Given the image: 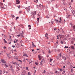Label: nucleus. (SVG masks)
<instances>
[{
	"label": "nucleus",
	"mask_w": 75,
	"mask_h": 75,
	"mask_svg": "<svg viewBox=\"0 0 75 75\" xmlns=\"http://www.w3.org/2000/svg\"><path fill=\"white\" fill-rule=\"evenodd\" d=\"M35 64L36 65H38V63H37V62H35Z\"/></svg>",
	"instance_id": "nucleus-32"
},
{
	"label": "nucleus",
	"mask_w": 75,
	"mask_h": 75,
	"mask_svg": "<svg viewBox=\"0 0 75 75\" xmlns=\"http://www.w3.org/2000/svg\"><path fill=\"white\" fill-rule=\"evenodd\" d=\"M4 65H5V67H8V65H6V64H4Z\"/></svg>",
	"instance_id": "nucleus-17"
},
{
	"label": "nucleus",
	"mask_w": 75,
	"mask_h": 75,
	"mask_svg": "<svg viewBox=\"0 0 75 75\" xmlns=\"http://www.w3.org/2000/svg\"><path fill=\"white\" fill-rule=\"evenodd\" d=\"M60 56V57H61V54H59Z\"/></svg>",
	"instance_id": "nucleus-58"
},
{
	"label": "nucleus",
	"mask_w": 75,
	"mask_h": 75,
	"mask_svg": "<svg viewBox=\"0 0 75 75\" xmlns=\"http://www.w3.org/2000/svg\"><path fill=\"white\" fill-rule=\"evenodd\" d=\"M50 62H51L52 61V59H50Z\"/></svg>",
	"instance_id": "nucleus-45"
},
{
	"label": "nucleus",
	"mask_w": 75,
	"mask_h": 75,
	"mask_svg": "<svg viewBox=\"0 0 75 75\" xmlns=\"http://www.w3.org/2000/svg\"><path fill=\"white\" fill-rule=\"evenodd\" d=\"M1 62L2 63H6V61L4 60H1Z\"/></svg>",
	"instance_id": "nucleus-4"
},
{
	"label": "nucleus",
	"mask_w": 75,
	"mask_h": 75,
	"mask_svg": "<svg viewBox=\"0 0 75 75\" xmlns=\"http://www.w3.org/2000/svg\"><path fill=\"white\" fill-rule=\"evenodd\" d=\"M71 72H73V70H72V69H71Z\"/></svg>",
	"instance_id": "nucleus-46"
},
{
	"label": "nucleus",
	"mask_w": 75,
	"mask_h": 75,
	"mask_svg": "<svg viewBox=\"0 0 75 75\" xmlns=\"http://www.w3.org/2000/svg\"><path fill=\"white\" fill-rule=\"evenodd\" d=\"M52 24H53V23H54V22L52 21Z\"/></svg>",
	"instance_id": "nucleus-61"
},
{
	"label": "nucleus",
	"mask_w": 75,
	"mask_h": 75,
	"mask_svg": "<svg viewBox=\"0 0 75 75\" xmlns=\"http://www.w3.org/2000/svg\"><path fill=\"white\" fill-rule=\"evenodd\" d=\"M73 29H75V25H74L73 26Z\"/></svg>",
	"instance_id": "nucleus-21"
},
{
	"label": "nucleus",
	"mask_w": 75,
	"mask_h": 75,
	"mask_svg": "<svg viewBox=\"0 0 75 75\" xmlns=\"http://www.w3.org/2000/svg\"><path fill=\"white\" fill-rule=\"evenodd\" d=\"M55 73H57L58 71H55Z\"/></svg>",
	"instance_id": "nucleus-48"
},
{
	"label": "nucleus",
	"mask_w": 75,
	"mask_h": 75,
	"mask_svg": "<svg viewBox=\"0 0 75 75\" xmlns=\"http://www.w3.org/2000/svg\"><path fill=\"white\" fill-rule=\"evenodd\" d=\"M71 49H74V46H71Z\"/></svg>",
	"instance_id": "nucleus-10"
},
{
	"label": "nucleus",
	"mask_w": 75,
	"mask_h": 75,
	"mask_svg": "<svg viewBox=\"0 0 75 75\" xmlns=\"http://www.w3.org/2000/svg\"><path fill=\"white\" fill-rule=\"evenodd\" d=\"M15 46L14 45H13V46H12V47H13V48H15Z\"/></svg>",
	"instance_id": "nucleus-30"
},
{
	"label": "nucleus",
	"mask_w": 75,
	"mask_h": 75,
	"mask_svg": "<svg viewBox=\"0 0 75 75\" xmlns=\"http://www.w3.org/2000/svg\"><path fill=\"white\" fill-rule=\"evenodd\" d=\"M1 8H4V9H5V8H4V6H3V7H1Z\"/></svg>",
	"instance_id": "nucleus-33"
},
{
	"label": "nucleus",
	"mask_w": 75,
	"mask_h": 75,
	"mask_svg": "<svg viewBox=\"0 0 75 75\" xmlns=\"http://www.w3.org/2000/svg\"><path fill=\"white\" fill-rule=\"evenodd\" d=\"M37 20H39V18H37Z\"/></svg>",
	"instance_id": "nucleus-62"
},
{
	"label": "nucleus",
	"mask_w": 75,
	"mask_h": 75,
	"mask_svg": "<svg viewBox=\"0 0 75 75\" xmlns=\"http://www.w3.org/2000/svg\"><path fill=\"white\" fill-rule=\"evenodd\" d=\"M44 59H42L41 62H44Z\"/></svg>",
	"instance_id": "nucleus-16"
},
{
	"label": "nucleus",
	"mask_w": 75,
	"mask_h": 75,
	"mask_svg": "<svg viewBox=\"0 0 75 75\" xmlns=\"http://www.w3.org/2000/svg\"><path fill=\"white\" fill-rule=\"evenodd\" d=\"M11 24L12 25H13V24H14V23L13 22H12V23H11Z\"/></svg>",
	"instance_id": "nucleus-43"
},
{
	"label": "nucleus",
	"mask_w": 75,
	"mask_h": 75,
	"mask_svg": "<svg viewBox=\"0 0 75 75\" xmlns=\"http://www.w3.org/2000/svg\"><path fill=\"white\" fill-rule=\"evenodd\" d=\"M15 40H16V42H17V41H18V40L15 39Z\"/></svg>",
	"instance_id": "nucleus-49"
},
{
	"label": "nucleus",
	"mask_w": 75,
	"mask_h": 75,
	"mask_svg": "<svg viewBox=\"0 0 75 75\" xmlns=\"http://www.w3.org/2000/svg\"><path fill=\"white\" fill-rule=\"evenodd\" d=\"M28 27H29V30H30L31 29V26L30 25H28Z\"/></svg>",
	"instance_id": "nucleus-5"
},
{
	"label": "nucleus",
	"mask_w": 75,
	"mask_h": 75,
	"mask_svg": "<svg viewBox=\"0 0 75 75\" xmlns=\"http://www.w3.org/2000/svg\"><path fill=\"white\" fill-rule=\"evenodd\" d=\"M11 16L12 17V18H14L15 17L14 15H12Z\"/></svg>",
	"instance_id": "nucleus-8"
},
{
	"label": "nucleus",
	"mask_w": 75,
	"mask_h": 75,
	"mask_svg": "<svg viewBox=\"0 0 75 75\" xmlns=\"http://www.w3.org/2000/svg\"><path fill=\"white\" fill-rule=\"evenodd\" d=\"M18 8H20V6L19 5V6H18Z\"/></svg>",
	"instance_id": "nucleus-37"
},
{
	"label": "nucleus",
	"mask_w": 75,
	"mask_h": 75,
	"mask_svg": "<svg viewBox=\"0 0 75 75\" xmlns=\"http://www.w3.org/2000/svg\"><path fill=\"white\" fill-rule=\"evenodd\" d=\"M48 52L49 54H50L51 53V51H50V50H49Z\"/></svg>",
	"instance_id": "nucleus-14"
},
{
	"label": "nucleus",
	"mask_w": 75,
	"mask_h": 75,
	"mask_svg": "<svg viewBox=\"0 0 75 75\" xmlns=\"http://www.w3.org/2000/svg\"><path fill=\"white\" fill-rule=\"evenodd\" d=\"M15 65H18V66H19V64H18L17 63H15Z\"/></svg>",
	"instance_id": "nucleus-18"
},
{
	"label": "nucleus",
	"mask_w": 75,
	"mask_h": 75,
	"mask_svg": "<svg viewBox=\"0 0 75 75\" xmlns=\"http://www.w3.org/2000/svg\"><path fill=\"white\" fill-rule=\"evenodd\" d=\"M32 45H33V47H36V46H35V45H34V44H32Z\"/></svg>",
	"instance_id": "nucleus-22"
},
{
	"label": "nucleus",
	"mask_w": 75,
	"mask_h": 75,
	"mask_svg": "<svg viewBox=\"0 0 75 75\" xmlns=\"http://www.w3.org/2000/svg\"><path fill=\"white\" fill-rule=\"evenodd\" d=\"M64 48H68V47H67V46H65V47Z\"/></svg>",
	"instance_id": "nucleus-19"
},
{
	"label": "nucleus",
	"mask_w": 75,
	"mask_h": 75,
	"mask_svg": "<svg viewBox=\"0 0 75 75\" xmlns=\"http://www.w3.org/2000/svg\"><path fill=\"white\" fill-rule=\"evenodd\" d=\"M54 30H57V28H55L54 29Z\"/></svg>",
	"instance_id": "nucleus-57"
},
{
	"label": "nucleus",
	"mask_w": 75,
	"mask_h": 75,
	"mask_svg": "<svg viewBox=\"0 0 75 75\" xmlns=\"http://www.w3.org/2000/svg\"><path fill=\"white\" fill-rule=\"evenodd\" d=\"M46 18H49V17H48V16H47Z\"/></svg>",
	"instance_id": "nucleus-41"
},
{
	"label": "nucleus",
	"mask_w": 75,
	"mask_h": 75,
	"mask_svg": "<svg viewBox=\"0 0 75 75\" xmlns=\"http://www.w3.org/2000/svg\"><path fill=\"white\" fill-rule=\"evenodd\" d=\"M38 58H39V60H41L42 59V58L43 57H42V56H41L40 55H39L38 56Z\"/></svg>",
	"instance_id": "nucleus-3"
},
{
	"label": "nucleus",
	"mask_w": 75,
	"mask_h": 75,
	"mask_svg": "<svg viewBox=\"0 0 75 75\" xmlns=\"http://www.w3.org/2000/svg\"><path fill=\"white\" fill-rule=\"evenodd\" d=\"M71 3H72V2H73V0H71Z\"/></svg>",
	"instance_id": "nucleus-53"
},
{
	"label": "nucleus",
	"mask_w": 75,
	"mask_h": 75,
	"mask_svg": "<svg viewBox=\"0 0 75 75\" xmlns=\"http://www.w3.org/2000/svg\"><path fill=\"white\" fill-rule=\"evenodd\" d=\"M16 68H17V69H18V70H20V68H19V67H17Z\"/></svg>",
	"instance_id": "nucleus-28"
},
{
	"label": "nucleus",
	"mask_w": 75,
	"mask_h": 75,
	"mask_svg": "<svg viewBox=\"0 0 75 75\" xmlns=\"http://www.w3.org/2000/svg\"><path fill=\"white\" fill-rule=\"evenodd\" d=\"M40 65H42V62H40Z\"/></svg>",
	"instance_id": "nucleus-23"
},
{
	"label": "nucleus",
	"mask_w": 75,
	"mask_h": 75,
	"mask_svg": "<svg viewBox=\"0 0 75 75\" xmlns=\"http://www.w3.org/2000/svg\"><path fill=\"white\" fill-rule=\"evenodd\" d=\"M26 10L27 11H30V8H26Z\"/></svg>",
	"instance_id": "nucleus-6"
},
{
	"label": "nucleus",
	"mask_w": 75,
	"mask_h": 75,
	"mask_svg": "<svg viewBox=\"0 0 75 75\" xmlns=\"http://www.w3.org/2000/svg\"><path fill=\"white\" fill-rule=\"evenodd\" d=\"M59 20H60V21H59V23H61V21L62 20H61V18H59Z\"/></svg>",
	"instance_id": "nucleus-12"
},
{
	"label": "nucleus",
	"mask_w": 75,
	"mask_h": 75,
	"mask_svg": "<svg viewBox=\"0 0 75 75\" xmlns=\"http://www.w3.org/2000/svg\"><path fill=\"white\" fill-rule=\"evenodd\" d=\"M11 69V70H12V71H13V70H14V69H12H12Z\"/></svg>",
	"instance_id": "nucleus-51"
},
{
	"label": "nucleus",
	"mask_w": 75,
	"mask_h": 75,
	"mask_svg": "<svg viewBox=\"0 0 75 75\" xmlns=\"http://www.w3.org/2000/svg\"><path fill=\"white\" fill-rule=\"evenodd\" d=\"M37 51H38V50H39V49H37Z\"/></svg>",
	"instance_id": "nucleus-60"
},
{
	"label": "nucleus",
	"mask_w": 75,
	"mask_h": 75,
	"mask_svg": "<svg viewBox=\"0 0 75 75\" xmlns=\"http://www.w3.org/2000/svg\"><path fill=\"white\" fill-rule=\"evenodd\" d=\"M20 35L22 37H23V34H22V33H21L20 34Z\"/></svg>",
	"instance_id": "nucleus-20"
},
{
	"label": "nucleus",
	"mask_w": 75,
	"mask_h": 75,
	"mask_svg": "<svg viewBox=\"0 0 75 75\" xmlns=\"http://www.w3.org/2000/svg\"><path fill=\"white\" fill-rule=\"evenodd\" d=\"M63 72H64V73H65V71H63Z\"/></svg>",
	"instance_id": "nucleus-64"
},
{
	"label": "nucleus",
	"mask_w": 75,
	"mask_h": 75,
	"mask_svg": "<svg viewBox=\"0 0 75 75\" xmlns=\"http://www.w3.org/2000/svg\"><path fill=\"white\" fill-rule=\"evenodd\" d=\"M64 42L62 41H61V44H63Z\"/></svg>",
	"instance_id": "nucleus-26"
},
{
	"label": "nucleus",
	"mask_w": 75,
	"mask_h": 75,
	"mask_svg": "<svg viewBox=\"0 0 75 75\" xmlns=\"http://www.w3.org/2000/svg\"><path fill=\"white\" fill-rule=\"evenodd\" d=\"M34 1L35 3H37V2H38V0H34Z\"/></svg>",
	"instance_id": "nucleus-11"
},
{
	"label": "nucleus",
	"mask_w": 75,
	"mask_h": 75,
	"mask_svg": "<svg viewBox=\"0 0 75 75\" xmlns=\"http://www.w3.org/2000/svg\"><path fill=\"white\" fill-rule=\"evenodd\" d=\"M18 18H19V17H17L16 18V19H18Z\"/></svg>",
	"instance_id": "nucleus-42"
},
{
	"label": "nucleus",
	"mask_w": 75,
	"mask_h": 75,
	"mask_svg": "<svg viewBox=\"0 0 75 75\" xmlns=\"http://www.w3.org/2000/svg\"><path fill=\"white\" fill-rule=\"evenodd\" d=\"M28 75H30V72H28Z\"/></svg>",
	"instance_id": "nucleus-31"
},
{
	"label": "nucleus",
	"mask_w": 75,
	"mask_h": 75,
	"mask_svg": "<svg viewBox=\"0 0 75 75\" xmlns=\"http://www.w3.org/2000/svg\"><path fill=\"white\" fill-rule=\"evenodd\" d=\"M14 43H16V41H15V40H14V41H13Z\"/></svg>",
	"instance_id": "nucleus-47"
},
{
	"label": "nucleus",
	"mask_w": 75,
	"mask_h": 75,
	"mask_svg": "<svg viewBox=\"0 0 75 75\" xmlns=\"http://www.w3.org/2000/svg\"><path fill=\"white\" fill-rule=\"evenodd\" d=\"M55 21H56V22H58V20H56Z\"/></svg>",
	"instance_id": "nucleus-36"
},
{
	"label": "nucleus",
	"mask_w": 75,
	"mask_h": 75,
	"mask_svg": "<svg viewBox=\"0 0 75 75\" xmlns=\"http://www.w3.org/2000/svg\"><path fill=\"white\" fill-rule=\"evenodd\" d=\"M24 62H26V61L25 60V59H24L23 60Z\"/></svg>",
	"instance_id": "nucleus-24"
},
{
	"label": "nucleus",
	"mask_w": 75,
	"mask_h": 75,
	"mask_svg": "<svg viewBox=\"0 0 75 75\" xmlns=\"http://www.w3.org/2000/svg\"><path fill=\"white\" fill-rule=\"evenodd\" d=\"M9 44H11V42H9Z\"/></svg>",
	"instance_id": "nucleus-59"
},
{
	"label": "nucleus",
	"mask_w": 75,
	"mask_h": 75,
	"mask_svg": "<svg viewBox=\"0 0 75 75\" xmlns=\"http://www.w3.org/2000/svg\"><path fill=\"white\" fill-rule=\"evenodd\" d=\"M26 68L27 70H28V67H26Z\"/></svg>",
	"instance_id": "nucleus-35"
},
{
	"label": "nucleus",
	"mask_w": 75,
	"mask_h": 75,
	"mask_svg": "<svg viewBox=\"0 0 75 75\" xmlns=\"http://www.w3.org/2000/svg\"><path fill=\"white\" fill-rule=\"evenodd\" d=\"M0 5L1 6H2L3 5V3L1 2L0 3Z\"/></svg>",
	"instance_id": "nucleus-7"
},
{
	"label": "nucleus",
	"mask_w": 75,
	"mask_h": 75,
	"mask_svg": "<svg viewBox=\"0 0 75 75\" xmlns=\"http://www.w3.org/2000/svg\"><path fill=\"white\" fill-rule=\"evenodd\" d=\"M42 53H43V54H44V51L42 50Z\"/></svg>",
	"instance_id": "nucleus-38"
},
{
	"label": "nucleus",
	"mask_w": 75,
	"mask_h": 75,
	"mask_svg": "<svg viewBox=\"0 0 75 75\" xmlns=\"http://www.w3.org/2000/svg\"><path fill=\"white\" fill-rule=\"evenodd\" d=\"M65 66H63V68H65Z\"/></svg>",
	"instance_id": "nucleus-54"
},
{
	"label": "nucleus",
	"mask_w": 75,
	"mask_h": 75,
	"mask_svg": "<svg viewBox=\"0 0 75 75\" xmlns=\"http://www.w3.org/2000/svg\"><path fill=\"white\" fill-rule=\"evenodd\" d=\"M17 36L18 37H20V35H17Z\"/></svg>",
	"instance_id": "nucleus-40"
},
{
	"label": "nucleus",
	"mask_w": 75,
	"mask_h": 75,
	"mask_svg": "<svg viewBox=\"0 0 75 75\" xmlns=\"http://www.w3.org/2000/svg\"><path fill=\"white\" fill-rule=\"evenodd\" d=\"M48 34H47V33H46L45 34V37H47V39H48V37H47V36H48Z\"/></svg>",
	"instance_id": "nucleus-9"
},
{
	"label": "nucleus",
	"mask_w": 75,
	"mask_h": 75,
	"mask_svg": "<svg viewBox=\"0 0 75 75\" xmlns=\"http://www.w3.org/2000/svg\"><path fill=\"white\" fill-rule=\"evenodd\" d=\"M22 13V11H19V13L20 14H21V13Z\"/></svg>",
	"instance_id": "nucleus-34"
},
{
	"label": "nucleus",
	"mask_w": 75,
	"mask_h": 75,
	"mask_svg": "<svg viewBox=\"0 0 75 75\" xmlns=\"http://www.w3.org/2000/svg\"><path fill=\"white\" fill-rule=\"evenodd\" d=\"M43 73H45L46 72V71L44 70L43 71Z\"/></svg>",
	"instance_id": "nucleus-25"
},
{
	"label": "nucleus",
	"mask_w": 75,
	"mask_h": 75,
	"mask_svg": "<svg viewBox=\"0 0 75 75\" xmlns=\"http://www.w3.org/2000/svg\"><path fill=\"white\" fill-rule=\"evenodd\" d=\"M5 42L6 43H7V42L5 41Z\"/></svg>",
	"instance_id": "nucleus-63"
},
{
	"label": "nucleus",
	"mask_w": 75,
	"mask_h": 75,
	"mask_svg": "<svg viewBox=\"0 0 75 75\" xmlns=\"http://www.w3.org/2000/svg\"><path fill=\"white\" fill-rule=\"evenodd\" d=\"M57 39H58V40H59V37L60 38H61V36H57Z\"/></svg>",
	"instance_id": "nucleus-13"
},
{
	"label": "nucleus",
	"mask_w": 75,
	"mask_h": 75,
	"mask_svg": "<svg viewBox=\"0 0 75 75\" xmlns=\"http://www.w3.org/2000/svg\"><path fill=\"white\" fill-rule=\"evenodd\" d=\"M73 11L74 12V13H75V11L74 10H73Z\"/></svg>",
	"instance_id": "nucleus-50"
},
{
	"label": "nucleus",
	"mask_w": 75,
	"mask_h": 75,
	"mask_svg": "<svg viewBox=\"0 0 75 75\" xmlns=\"http://www.w3.org/2000/svg\"><path fill=\"white\" fill-rule=\"evenodd\" d=\"M59 70L60 71H62V69H60Z\"/></svg>",
	"instance_id": "nucleus-44"
},
{
	"label": "nucleus",
	"mask_w": 75,
	"mask_h": 75,
	"mask_svg": "<svg viewBox=\"0 0 75 75\" xmlns=\"http://www.w3.org/2000/svg\"><path fill=\"white\" fill-rule=\"evenodd\" d=\"M67 17H68V18H69V17H70V15H67Z\"/></svg>",
	"instance_id": "nucleus-27"
},
{
	"label": "nucleus",
	"mask_w": 75,
	"mask_h": 75,
	"mask_svg": "<svg viewBox=\"0 0 75 75\" xmlns=\"http://www.w3.org/2000/svg\"><path fill=\"white\" fill-rule=\"evenodd\" d=\"M36 13H37V12L36 11L33 12V14L31 15V16L32 17V18H35V15L36 14Z\"/></svg>",
	"instance_id": "nucleus-1"
},
{
	"label": "nucleus",
	"mask_w": 75,
	"mask_h": 75,
	"mask_svg": "<svg viewBox=\"0 0 75 75\" xmlns=\"http://www.w3.org/2000/svg\"><path fill=\"white\" fill-rule=\"evenodd\" d=\"M38 16V17H39V18H40V14H39Z\"/></svg>",
	"instance_id": "nucleus-29"
},
{
	"label": "nucleus",
	"mask_w": 75,
	"mask_h": 75,
	"mask_svg": "<svg viewBox=\"0 0 75 75\" xmlns=\"http://www.w3.org/2000/svg\"><path fill=\"white\" fill-rule=\"evenodd\" d=\"M2 35L3 36H4V35L3 34H2Z\"/></svg>",
	"instance_id": "nucleus-52"
},
{
	"label": "nucleus",
	"mask_w": 75,
	"mask_h": 75,
	"mask_svg": "<svg viewBox=\"0 0 75 75\" xmlns=\"http://www.w3.org/2000/svg\"><path fill=\"white\" fill-rule=\"evenodd\" d=\"M16 62H13V64H16Z\"/></svg>",
	"instance_id": "nucleus-39"
},
{
	"label": "nucleus",
	"mask_w": 75,
	"mask_h": 75,
	"mask_svg": "<svg viewBox=\"0 0 75 75\" xmlns=\"http://www.w3.org/2000/svg\"><path fill=\"white\" fill-rule=\"evenodd\" d=\"M57 59H58L59 58V57H57Z\"/></svg>",
	"instance_id": "nucleus-55"
},
{
	"label": "nucleus",
	"mask_w": 75,
	"mask_h": 75,
	"mask_svg": "<svg viewBox=\"0 0 75 75\" xmlns=\"http://www.w3.org/2000/svg\"><path fill=\"white\" fill-rule=\"evenodd\" d=\"M23 56H25L26 57H28V56H27V54H24L23 55Z\"/></svg>",
	"instance_id": "nucleus-15"
},
{
	"label": "nucleus",
	"mask_w": 75,
	"mask_h": 75,
	"mask_svg": "<svg viewBox=\"0 0 75 75\" xmlns=\"http://www.w3.org/2000/svg\"><path fill=\"white\" fill-rule=\"evenodd\" d=\"M20 1H19L18 0H16V3L17 4H20Z\"/></svg>",
	"instance_id": "nucleus-2"
},
{
	"label": "nucleus",
	"mask_w": 75,
	"mask_h": 75,
	"mask_svg": "<svg viewBox=\"0 0 75 75\" xmlns=\"http://www.w3.org/2000/svg\"><path fill=\"white\" fill-rule=\"evenodd\" d=\"M32 51H33V52H34V49H33L32 50Z\"/></svg>",
	"instance_id": "nucleus-56"
}]
</instances>
